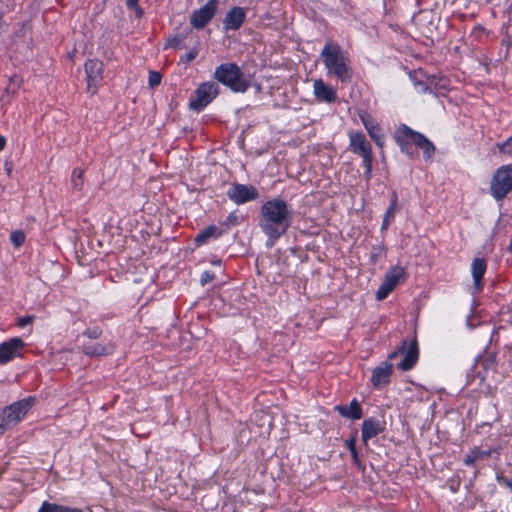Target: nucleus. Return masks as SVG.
Instances as JSON below:
<instances>
[{
	"label": "nucleus",
	"mask_w": 512,
	"mask_h": 512,
	"mask_svg": "<svg viewBox=\"0 0 512 512\" xmlns=\"http://www.w3.org/2000/svg\"><path fill=\"white\" fill-rule=\"evenodd\" d=\"M291 218V209L288 204L280 198H273L262 205L259 226L271 241L270 245L281 235L286 233L291 225Z\"/></svg>",
	"instance_id": "obj_1"
},
{
	"label": "nucleus",
	"mask_w": 512,
	"mask_h": 512,
	"mask_svg": "<svg viewBox=\"0 0 512 512\" xmlns=\"http://www.w3.org/2000/svg\"><path fill=\"white\" fill-rule=\"evenodd\" d=\"M320 57L327 69V74L349 83L353 79V69L348 53L340 45L327 41L321 51Z\"/></svg>",
	"instance_id": "obj_2"
},
{
	"label": "nucleus",
	"mask_w": 512,
	"mask_h": 512,
	"mask_svg": "<svg viewBox=\"0 0 512 512\" xmlns=\"http://www.w3.org/2000/svg\"><path fill=\"white\" fill-rule=\"evenodd\" d=\"M395 141L402 152L409 154V143H414L423 150L426 159H430L435 152L434 144L423 134L414 131L405 124L398 127L395 135Z\"/></svg>",
	"instance_id": "obj_3"
},
{
	"label": "nucleus",
	"mask_w": 512,
	"mask_h": 512,
	"mask_svg": "<svg viewBox=\"0 0 512 512\" xmlns=\"http://www.w3.org/2000/svg\"><path fill=\"white\" fill-rule=\"evenodd\" d=\"M34 402V397H28L14 402L0 411V435L16 426L32 408Z\"/></svg>",
	"instance_id": "obj_4"
},
{
	"label": "nucleus",
	"mask_w": 512,
	"mask_h": 512,
	"mask_svg": "<svg viewBox=\"0 0 512 512\" xmlns=\"http://www.w3.org/2000/svg\"><path fill=\"white\" fill-rule=\"evenodd\" d=\"M214 78L234 92L243 93L249 88V82L243 78L239 66L235 63H224L216 67Z\"/></svg>",
	"instance_id": "obj_5"
},
{
	"label": "nucleus",
	"mask_w": 512,
	"mask_h": 512,
	"mask_svg": "<svg viewBox=\"0 0 512 512\" xmlns=\"http://www.w3.org/2000/svg\"><path fill=\"white\" fill-rule=\"evenodd\" d=\"M512 191V164L499 167L490 181V192L495 200H503Z\"/></svg>",
	"instance_id": "obj_6"
},
{
	"label": "nucleus",
	"mask_w": 512,
	"mask_h": 512,
	"mask_svg": "<svg viewBox=\"0 0 512 512\" xmlns=\"http://www.w3.org/2000/svg\"><path fill=\"white\" fill-rule=\"evenodd\" d=\"M219 93L218 85L213 82H205L199 85L190 99L189 107L194 111L204 109Z\"/></svg>",
	"instance_id": "obj_7"
},
{
	"label": "nucleus",
	"mask_w": 512,
	"mask_h": 512,
	"mask_svg": "<svg viewBox=\"0 0 512 512\" xmlns=\"http://www.w3.org/2000/svg\"><path fill=\"white\" fill-rule=\"evenodd\" d=\"M405 268L401 266L391 267L385 274L384 279L376 292V299L381 301L394 290L397 284L404 280Z\"/></svg>",
	"instance_id": "obj_8"
},
{
	"label": "nucleus",
	"mask_w": 512,
	"mask_h": 512,
	"mask_svg": "<svg viewBox=\"0 0 512 512\" xmlns=\"http://www.w3.org/2000/svg\"><path fill=\"white\" fill-rule=\"evenodd\" d=\"M399 353H403L404 357L398 364V368L402 371H408L412 369L416 364L419 355L416 339L411 341L409 344L407 340H403L401 347L398 350L392 352L389 355V359L395 358Z\"/></svg>",
	"instance_id": "obj_9"
},
{
	"label": "nucleus",
	"mask_w": 512,
	"mask_h": 512,
	"mask_svg": "<svg viewBox=\"0 0 512 512\" xmlns=\"http://www.w3.org/2000/svg\"><path fill=\"white\" fill-rule=\"evenodd\" d=\"M219 0H209L205 5L195 10L190 17V23L195 29L204 28L215 16Z\"/></svg>",
	"instance_id": "obj_10"
},
{
	"label": "nucleus",
	"mask_w": 512,
	"mask_h": 512,
	"mask_svg": "<svg viewBox=\"0 0 512 512\" xmlns=\"http://www.w3.org/2000/svg\"><path fill=\"white\" fill-rule=\"evenodd\" d=\"M227 196L234 203L240 205L253 201L259 197L258 190L252 185L233 184L227 191Z\"/></svg>",
	"instance_id": "obj_11"
},
{
	"label": "nucleus",
	"mask_w": 512,
	"mask_h": 512,
	"mask_svg": "<svg viewBox=\"0 0 512 512\" xmlns=\"http://www.w3.org/2000/svg\"><path fill=\"white\" fill-rule=\"evenodd\" d=\"M349 147L351 152L360 155L363 161L373 159L371 144L362 132L349 133Z\"/></svg>",
	"instance_id": "obj_12"
},
{
	"label": "nucleus",
	"mask_w": 512,
	"mask_h": 512,
	"mask_svg": "<svg viewBox=\"0 0 512 512\" xmlns=\"http://www.w3.org/2000/svg\"><path fill=\"white\" fill-rule=\"evenodd\" d=\"M24 347V341L15 337L7 342L0 344V364H6L20 355V351Z\"/></svg>",
	"instance_id": "obj_13"
},
{
	"label": "nucleus",
	"mask_w": 512,
	"mask_h": 512,
	"mask_svg": "<svg viewBox=\"0 0 512 512\" xmlns=\"http://www.w3.org/2000/svg\"><path fill=\"white\" fill-rule=\"evenodd\" d=\"M103 63L96 59L88 60L85 63V72L87 76L88 89L92 90V93H95V88L98 81L102 78L103 73Z\"/></svg>",
	"instance_id": "obj_14"
},
{
	"label": "nucleus",
	"mask_w": 512,
	"mask_h": 512,
	"mask_svg": "<svg viewBox=\"0 0 512 512\" xmlns=\"http://www.w3.org/2000/svg\"><path fill=\"white\" fill-rule=\"evenodd\" d=\"M246 19V12L242 7H233L227 13L223 20L225 31L238 30Z\"/></svg>",
	"instance_id": "obj_15"
},
{
	"label": "nucleus",
	"mask_w": 512,
	"mask_h": 512,
	"mask_svg": "<svg viewBox=\"0 0 512 512\" xmlns=\"http://www.w3.org/2000/svg\"><path fill=\"white\" fill-rule=\"evenodd\" d=\"M384 423L375 418H368L362 424V440L367 449H369V440L383 432Z\"/></svg>",
	"instance_id": "obj_16"
},
{
	"label": "nucleus",
	"mask_w": 512,
	"mask_h": 512,
	"mask_svg": "<svg viewBox=\"0 0 512 512\" xmlns=\"http://www.w3.org/2000/svg\"><path fill=\"white\" fill-rule=\"evenodd\" d=\"M392 373V364L388 362H382L376 368H374L371 383L373 387L380 389L389 383V379Z\"/></svg>",
	"instance_id": "obj_17"
},
{
	"label": "nucleus",
	"mask_w": 512,
	"mask_h": 512,
	"mask_svg": "<svg viewBox=\"0 0 512 512\" xmlns=\"http://www.w3.org/2000/svg\"><path fill=\"white\" fill-rule=\"evenodd\" d=\"M314 94L317 99L327 103H332L337 98L335 90L326 85L321 79L314 81Z\"/></svg>",
	"instance_id": "obj_18"
},
{
	"label": "nucleus",
	"mask_w": 512,
	"mask_h": 512,
	"mask_svg": "<svg viewBox=\"0 0 512 512\" xmlns=\"http://www.w3.org/2000/svg\"><path fill=\"white\" fill-rule=\"evenodd\" d=\"M335 410L342 416L352 420H358L362 418V408L356 399H353L349 406L337 405Z\"/></svg>",
	"instance_id": "obj_19"
},
{
	"label": "nucleus",
	"mask_w": 512,
	"mask_h": 512,
	"mask_svg": "<svg viewBox=\"0 0 512 512\" xmlns=\"http://www.w3.org/2000/svg\"><path fill=\"white\" fill-rule=\"evenodd\" d=\"M486 271V261L483 258H475L471 265L473 285L475 290L482 288V278Z\"/></svg>",
	"instance_id": "obj_20"
},
{
	"label": "nucleus",
	"mask_w": 512,
	"mask_h": 512,
	"mask_svg": "<svg viewBox=\"0 0 512 512\" xmlns=\"http://www.w3.org/2000/svg\"><path fill=\"white\" fill-rule=\"evenodd\" d=\"M82 351L84 354L93 357V356H103L112 354L114 351V346L112 344H85L82 347Z\"/></svg>",
	"instance_id": "obj_21"
},
{
	"label": "nucleus",
	"mask_w": 512,
	"mask_h": 512,
	"mask_svg": "<svg viewBox=\"0 0 512 512\" xmlns=\"http://www.w3.org/2000/svg\"><path fill=\"white\" fill-rule=\"evenodd\" d=\"M222 234V231L215 225H210L201 231L195 238L198 244H204L208 239L217 238Z\"/></svg>",
	"instance_id": "obj_22"
},
{
	"label": "nucleus",
	"mask_w": 512,
	"mask_h": 512,
	"mask_svg": "<svg viewBox=\"0 0 512 512\" xmlns=\"http://www.w3.org/2000/svg\"><path fill=\"white\" fill-rule=\"evenodd\" d=\"M360 119L371 138L376 137V135L381 133V128L370 115H360Z\"/></svg>",
	"instance_id": "obj_23"
},
{
	"label": "nucleus",
	"mask_w": 512,
	"mask_h": 512,
	"mask_svg": "<svg viewBox=\"0 0 512 512\" xmlns=\"http://www.w3.org/2000/svg\"><path fill=\"white\" fill-rule=\"evenodd\" d=\"M38 512H82L81 509L71 508L50 502H43Z\"/></svg>",
	"instance_id": "obj_24"
},
{
	"label": "nucleus",
	"mask_w": 512,
	"mask_h": 512,
	"mask_svg": "<svg viewBox=\"0 0 512 512\" xmlns=\"http://www.w3.org/2000/svg\"><path fill=\"white\" fill-rule=\"evenodd\" d=\"M490 452L481 451V450H473L469 454L466 455L464 459V464L467 466L473 465L478 459H482L488 457Z\"/></svg>",
	"instance_id": "obj_25"
},
{
	"label": "nucleus",
	"mask_w": 512,
	"mask_h": 512,
	"mask_svg": "<svg viewBox=\"0 0 512 512\" xmlns=\"http://www.w3.org/2000/svg\"><path fill=\"white\" fill-rule=\"evenodd\" d=\"M73 189L80 190L83 186V172L80 169H74L71 177Z\"/></svg>",
	"instance_id": "obj_26"
},
{
	"label": "nucleus",
	"mask_w": 512,
	"mask_h": 512,
	"mask_svg": "<svg viewBox=\"0 0 512 512\" xmlns=\"http://www.w3.org/2000/svg\"><path fill=\"white\" fill-rule=\"evenodd\" d=\"M10 240L15 248H19L25 242V234L21 230L13 231L10 235Z\"/></svg>",
	"instance_id": "obj_27"
},
{
	"label": "nucleus",
	"mask_w": 512,
	"mask_h": 512,
	"mask_svg": "<svg viewBox=\"0 0 512 512\" xmlns=\"http://www.w3.org/2000/svg\"><path fill=\"white\" fill-rule=\"evenodd\" d=\"M241 221V217L236 212H231L226 220L224 221L223 225L226 226L227 229H229L231 226L238 225Z\"/></svg>",
	"instance_id": "obj_28"
},
{
	"label": "nucleus",
	"mask_w": 512,
	"mask_h": 512,
	"mask_svg": "<svg viewBox=\"0 0 512 512\" xmlns=\"http://www.w3.org/2000/svg\"><path fill=\"white\" fill-rule=\"evenodd\" d=\"M162 76L159 72L150 71L149 72V86L151 88L157 87L161 83Z\"/></svg>",
	"instance_id": "obj_29"
},
{
	"label": "nucleus",
	"mask_w": 512,
	"mask_h": 512,
	"mask_svg": "<svg viewBox=\"0 0 512 512\" xmlns=\"http://www.w3.org/2000/svg\"><path fill=\"white\" fill-rule=\"evenodd\" d=\"M497 147L501 153H511L512 152V136L509 137L502 143H497Z\"/></svg>",
	"instance_id": "obj_30"
},
{
	"label": "nucleus",
	"mask_w": 512,
	"mask_h": 512,
	"mask_svg": "<svg viewBox=\"0 0 512 512\" xmlns=\"http://www.w3.org/2000/svg\"><path fill=\"white\" fill-rule=\"evenodd\" d=\"M385 254V249L382 246H377L373 249V251L370 254V260L373 263H376L380 257H382Z\"/></svg>",
	"instance_id": "obj_31"
},
{
	"label": "nucleus",
	"mask_w": 512,
	"mask_h": 512,
	"mask_svg": "<svg viewBox=\"0 0 512 512\" xmlns=\"http://www.w3.org/2000/svg\"><path fill=\"white\" fill-rule=\"evenodd\" d=\"M182 42H183V37L176 36L168 41L167 46L171 47V48H175V49H182V48H184V45L182 44Z\"/></svg>",
	"instance_id": "obj_32"
},
{
	"label": "nucleus",
	"mask_w": 512,
	"mask_h": 512,
	"mask_svg": "<svg viewBox=\"0 0 512 512\" xmlns=\"http://www.w3.org/2000/svg\"><path fill=\"white\" fill-rule=\"evenodd\" d=\"M372 162L373 159H368L363 161V165L365 167L364 177L368 181L371 178L372 175Z\"/></svg>",
	"instance_id": "obj_33"
},
{
	"label": "nucleus",
	"mask_w": 512,
	"mask_h": 512,
	"mask_svg": "<svg viewBox=\"0 0 512 512\" xmlns=\"http://www.w3.org/2000/svg\"><path fill=\"white\" fill-rule=\"evenodd\" d=\"M213 279H214V274L209 271H205L201 275L200 283L202 286H205L207 283L211 282Z\"/></svg>",
	"instance_id": "obj_34"
},
{
	"label": "nucleus",
	"mask_w": 512,
	"mask_h": 512,
	"mask_svg": "<svg viewBox=\"0 0 512 512\" xmlns=\"http://www.w3.org/2000/svg\"><path fill=\"white\" fill-rule=\"evenodd\" d=\"M352 457L353 463L357 466L359 470H364L365 465L360 461L357 450L354 451V453H350Z\"/></svg>",
	"instance_id": "obj_35"
},
{
	"label": "nucleus",
	"mask_w": 512,
	"mask_h": 512,
	"mask_svg": "<svg viewBox=\"0 0 512 512\" xmlns=\"http://www.w3.org/2000/svg\"><path fill=\"white\" fill-rule=\"evenodd\" d=\"M397 208L389 206L388 209L385 212L384 218L386 222H392L395 217V212Z\"/></svg>",
	"instance_id": "obj_36"
},
{
	"label": "nucleus",
	"mask_w": 512,
	"mask_h": 512,
	"mask_svg": "<svg viewBox=\"0 0 512 512\" xmlns=\"http://www.w3.org/2000/svg\"><path fill=\"white\" fill-rule=\"evenodd\" d=\"M100 334H101V331L98 328L87 329L84 332V335H86L87 337H89L91 339H97L100 336Z\"/></svg>",
	"instance_id": "obj_37"
},
{
	"label": "nucleus",
	"mask_w": 512,
	"mask_h": 512,
	"mask_svg": "<svg viewBox=\"0 0 512 512\" xmlns=\"http://www.w3.org/2000/svg\"><path fill=\"white\" fill-rule=\"evenodd\" d=\"M346 446L349 449L350 453H354L356 449V436L353 435L351 438L346 440Z\"/></svg>",
	"instance_id": "obj_38"
},
{
	"label": "nucleus",
	"mask_w": 512,
	"mask_h": 512,
	"mask_svg": "<svg viewBox=\"0 0 512 512\" xmlns=\"http://www.w3.org/2000/svg\"><path fill=\"white\" fill-rule=\"evenodd\" d=\"M33 316H25L18 319V326L25 327L33 322Z\"/></svg>",
	"instance_id": "obj_39"
},
{
	"label": "nucleus",
	"mask_w": 512,
	"mask_h": 512,
	"mask_svg": "<svg viewBox=\"0 0 512 512\" xmlns=\"http://www.w3.org/2000/svg\"><path fill=\"white\" fill-rule=\"evenodd\" d=\"M497 481L500 484L505 485L506 487L510 488L512 490V481H510L508 478H506L503 475H497Z\"/></svg>",
	"instance_id": "obj_40"
},
{
	"label": "nucleus",
	"mask_w": 512,
	"mask_h": 512,
	"mask_svg": "<svg viewBox=\"0 0 512 512\" xmlns=\"http://www.w3.org/2000/svg\"><path fill=\"white\" fill-rule=\"evenodd\" d=\"M375 144L379 147V148H382L384 146V140H383V135L380 133L378 135H376V137H373L371 138Z\"/></svg>",
	"instance_id": "obj_41"
},
{
	"label": "nucleus",
	"mask_w": 512,
	"mask_h": 512,
	"mask_svg": "<svg viewBox=\"0 0 512 512\" xmlns=\"http://www.w3.org/2000/svg\"><path fill=\"white\" fill-rule=\"evenodd\" d=\"M197 54H198V51H197L196 49H192V50H191V51L186 55V57H185V61H186V62H191V61H193V60L196 58Z\"/></svg>",
	"instance_id": "obj_42"
},
{
	"label": "nucleus",
	"mask_w": 512,
	"mask_h": 512,
	"mask_svg": "<svg viewBox=\"0 0 512 512\" xmlns=\"http://www.w3.org/2000/svg\"><path fill=\"white\" fill-rule=\"evenodd\" d=\"M397 200H398V198H397V194L394 192V193L392 194V198H391V202H390V205H389V206L394 207V208H397Z\"/></svg>",
	"instance_id": "obj_43"
},
{
	"label": "nucleus",
	"mask_w": 512,
	"mask_h": 512,
	"mask_svg": "<svg viewBox=\"0 0 512 512\" xmlns=\"http://www.w3.org/2000/svg\"><path fill=\"white\" fill-rule=\"evenodd\" d=\"M131 8L135 10L136 16L138 18H141L143 16V13H144L143 9L140 8L138 5H136V7H131Z\"/></svg>",
	"instance_id": "obj_44"
},
{
	"label": "nucleus",
	"mask_w": 512,
	"mask_h": 512,
	"mask_svg": "<svg viewBox=\"0 0 512 512\" xmlns=\"http://www.w3.org/2000/svg\"><path fill=\"white\" fill-rule=\"evenodd\" d=\"M417 88L423 92L429 90L428 86L425 83L419 82L416 84Z\"/></svg>",
	"instance_id": "obj_45"
},
{
	"label": "nucleus",
	"mask_w": 512,
	"mask_h": 512,
	"mask_svg": "<svg viewBox=\"0 0 512 512\" xmlns=\"http://www.w3.org/2000/svg\"><path fill=\"white\" fill-rule=\"evenodd\" d=\"M262 418H264L266 424H267V429L266 431L269 432L270 428H271V421H270V418L267 416V415H263Z\"/></svg>",
	"instance_id": "obj_46"
},
{
	"label": "nucleus",
	"mask_w": 512,
	"mask_h": 512,
	"mask_svg": "<svg viewBox=\"0 0 512 512\" xmlns=\"http://www.w3.org/2000/svg\"><path fill=\"white\" fill-rule=\"evenodd\" d=\"M138 1L139 0H126V3L128 7H136V5H138Z\"/></svg>",
	"instance_id": "obj_47"
},
{
	"label": "nucleus",
	"mask_w": 512,
	"mask_h": 512,
	"mask_svg": "<svg viewBox=\"0 0 512 512\" xmlns=\"http://www.w3.org/2000/svg\"><path fill=\"white\" fill-rule=\"evenodd\" d=\"M391 222H386L385 219H383V223L381 225V230L384 231L388 228V226L390 225Z\"/></svg>",
	"instance_id": "obj_48"
},
{
	"label": "nucleus",
	"mask_w": 512,
	"mask_h": 512,
	"mask_svg": "<svg viewBox=\"0 0 512 512\" xmlns=\"http://www.w3.org/2000/svg\"><path fill=\"white\" fill-rule=\"evenodd\" d=\"M5 143V138L0 135V151L4 149Z\"/></svg>",
	"instance_id": "obj_49"
},
{
	"label": "nucleus",
	"mask_w": 512,
	"mask_h": 512,
	"mask_svg": "<svg viewBox=\"0 0 512 512\" xmlns=\"http://www.w3.org/2000/svg\"><path fill=\"white\" fill-rule=\"evenodd\" d=\"M5 169H6L8 174L11 172V167L9 166L8 163H5Z\"/></svg>",
	"instance_id": "obj_50"
}]
</instances>
